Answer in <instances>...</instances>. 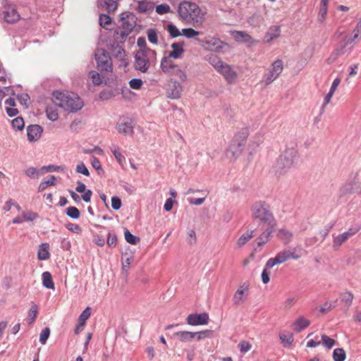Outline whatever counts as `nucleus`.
<instances>
[{"mask_svg": "<svg viewBox=\"0 0 361 361\" xmlns=\"http://www.w3.org/2000/svg\"><path fill=\"white\" fill-rule=\"evenodd\" d=\"M178 13L183 21L194 25H201L206 14L197 4L187 1L180 3Z\"/></svg>", "mask_w": 361, "mask_h": 361, "instance_id": "obj_1", "label": "nucleus"}, {"mask_svg": "<svg viewBox=\"0 0 361 361\" xmlns=\"http://www.w3.org/2000/svg\"><path fill=\"white\" fill-rule=\"evenodd\" d=\"M53 102L68 112H75L82 109L83 102L73 92L55 91L52 94Z\"/></svg>", "mask_w": 361, "mask_h": 361, "instance_id": "obj_2", "label": "nucleus"}, {"mask_svg": "<svg viewBox=\"0 0 361 361\" xmlns=\"http://www.w3.org/2000/svg\"><path fill=\"white\" fill-rule=\"evenodd\" d=\"M252 216L256 223L262 225L274 226L276 220L271 206L265 201L255 202L251 208Z\"/></svg>", "mask_w": 361, "mask_h": 361, "instance_id": "obj_3", "label": "nucleus"}, {"mask_svg": "<svg viewBox=\"0 0 361 361\" xmlns=\"http://www.w3.org/2000/svg\"><path fill=\"white\" fill-rule=\"evenodd\" d=\"M209 63L219 73L229 85L236 82L238 73L234 68L216 56H212L209 59Z\"/></svg>", "mask_w": 361, "mask_h": 361, "instance_id": "obj_4", "label": "nucleus"}, {"mask_svg": "<svg viewBox=\"0 0 361 361\" xmlns=\"http://www.w3.org/2000/svg\"><path fill=\"white\" fill-rule=\"evenodd\" d=\"M155 56V51L149 48L139 49L135 56V68L142 73H146L150 66L149 60Z\"/></svg>", "mask_w": 361, "mask_h": 361, "instance_id": "obj_5", "label": "nucleus"}, {"mask_svg": "<svg viewBox=\"0 0 361 361\" xmlns=\"http://www.w3.org/2000/svg\"><path fill=\"white\" fill-rule=\"evenodd\" d=\"M160 67L164 73L169 75H176L183 82L188 80L186 72L184 70H182L180 66L170 57H163L161 61Z\"/></svg>", "mask_w": 361, "mask_h": 361, "instance_id": "obj_6", "label": "nucleus"}, {"mask_svg": "<svg viewBox=\"0 0 361 361\" xmlns=\"http://www.w3.org/2000/svg\"><path fill=\"white\" fill-rule=\"evenodd\" d=\"M121 25L115 30L116 39L123 42L132 32L135 27V20L133 16L122 13L120 18Z\"/></svg>", "mask_w": 361, "mask_h": 361, "instance_id": "obj_7", "label": "nucleus"}, {"mask_svg": "<svg viewBox=\"0 0 361 361\" xmlns=\"http://www.w3.org/2000/svg\"><path fill=\"white\" fill-rule=\"evenodd\" d=\"M355 43L353 42V37L348 35L340 42L339 45L331 53L327 59L326 62L328 64L333 63L339 56L349 53L353 48Z\"/></svg>", "mask_w": 361, "mask_h": 361, "instance_id": "obj_8", "label": "nucleus"}, {"mask_svg": "<svg viewBox=\"0 0 361 361\" xmlns=\"http://www.w3.org/2000/svg\"><path fill=\"white\" fill-rule=\"evenodd\" d=\"M283 70V61L281 59H276L271 63L267 72L264 73L262 82H264L265 85H269L279 77Z\"/></svg>", "mask_w": 361, "mask_h": 361, "instance_id": "obj_9", "label": "nucleus"}, {"mask_svg": "<svg viewBox=\"0 0 361 361\" xmlns=\"http://www.w3.org/2000/svg\"><path fill=\"white\" fill-rule=\"evenodd\" d=\"M94 57L98 68L102 71H109L111 70V59L105 49H97L95 51Z\"/></svg>", "mask_w": 361, "mask_h": 361, "instance_id": "obj_10", "label": "nucleus"}, {"mask_svg": "<svg viewBox=\"0 0 361 361\" xmlns=\"http://www.w3.org/2000/svg\"><path fill=\"white\" fill-rule=\"evenodd\" d=\"M290 259H297L298 256L290 250H286L279 252L274 257L269 259L266 262V268L271 269L276 264H282Z\"/></svg>", "mask_w": 361, "mask_h": 361, "instance_id": "obj_11", "label": "nucleus"}, {"mask_svg": "<svg viewBox=\"0 0 361 361\" xmlns=\"http://www.w3.org/2000/svg\"><path fill=\"white\" fill-rule=\"evenodd\" d=\"M342 192L344 195L357 194L361 195V182L357 176H354L353 178L348 180L342 188Z\"/></svg>", "mask_w": 361, "mask_h": 361, "instance_id": "obj_12", "label": "nucleus"}, {"mask_svg": "<svg viewBox=\"0 0 361 361\" xmlns=\"http://www.w3.org/2000/svg\"><path fill=\"white\" fill-rule=\"evenodd\" d=\"M183 90L182 85L178 81L171 79L168 85L167 97L173 99H179L182 95Z\"/></svg>", "mask_w": 361, "mask_h": 361, "instance_id": "obj_13", "label": "nucleus"}, {"mask_svg": "<svg viewBox=\"0 0 361 361\" xmlns=\"http://www.w3.org/2000/svg\"><path fill=\"white\" fill-rule=\"evenodd\" d=\"M249 295V285L246 283L240 286L235 292L233 298V302L235 305H240L244 303Z\"/></svg>", "mask_w": 361, "mask_h": 361, "instance_id": "obj_14", "label": "nucleus"}, {"mask_svg": "<svg viewBox=\"0 0 361 361\" xmlns=\"http://www.w3.org/2000/svg\"><path fill=\"white\" fill-rule=\"evenodd\" d=\"M209 319V314L206 312L190 314L186 318V322L191 326L204 325L208 323Z\"/></svg>", "mask_w": 361, "mask_h": 361, "instance_id": "obj_15", "label": "nucleus"}, {"mask_svg": "<svg viewBox=\"0 0 361 361\" xmlns=\"http://www.w3.org/2000/svg\"><path fill=\"white\" fill-rule=\"evenodd\" d=\"M359 228L360 227H350L348 231L334 237L333 245L334 247L337 248L340 247L349 238L357 233L359 231Z\"/></svg>", "mask_w": 361, "mask_h": 361, "instance_id": "obj_16", "label": "nucleus"}, {"mask_svg": "<svg viewBox=\"0 0 361 361\" xmlns=\"http://www.w3.org/2000/svg\"><path fill=\"white\" fill-rule=\"evenodd\" d=\"M205 48L213 51H219L226 44L216 37H207L204 40Z\"/></svg>", "mask_w": 361, "mask_h": 361, "instance_id": "obj_17", "label": "nucleus"}, {"mask_svg": "<svg viewBox=\"0 0 361 361\" xmlns=\"http://www.w3.org/2000/svg\"><path fill=\"white\" fill-rule=\"evenodd\" d=\"M243 146L231 141L227 150V157L232 161L236 160L242 154Z\"/></svg>", "mask_w": 361, "mask_h": 361, "instance_id": "obj_18", "label": "nucleus"}, {"mask_svg": "<svg viewBox=\"0 0 361 361\" xmlns=\"http://www.w3.org/2000/svg\"><path fill=\"white\" fill-rule=\"evenodd\" d=\"M4 18L7 23H14L20 20V16L15 7L8 6L4 12Z\"/></svg>", "mask_w": 361, "mask_h": 361, "instance_id": "obj_19", "label": "nucleus"}, {"mask_svg": "<svg viewBox=\"0 0 361 361\" xmlns=\"http://www.w3.org/2000/svg\"><path fill=\"white\" fill-rule=\"evenodd\" d=\"M42 128L39 125H31L27 128V139L30 142L37 141L41 137Z\"/></svg>", "mask_w": 361, "mask_h": 361, "instance_id": "obj_20", "label": "nucleus"}, {"mask_svg": "<svg viewBox=\"0 0 361 361\" xmlns=\"http://www.w3.org/2000/svg\"><path fill=\"white\" fill-rule=\"evenodd\" d=\"M294 163V156L293 152H286L281 154L278 161L281 168H290Z\"/></svg>", "mask_w": 361, "mask_h": 361, "instance_id": "obj_21", "label": "nucleus"}, {"mask_svg": "<svg viewBox=\"0 0 361 361\" xmlns=\"http://www.w3.org/2000/svg\"><path fill=\"white\" fill-rule=\"evenodd\" d=\"M233 38L240 42H245L248 44H254L257 43L252 37L245 32L242 31H234L232 33Z\"/></svg>", "mask_w": 361, "mask_h": 361, "instance_id": "obj_22", "label": "nucleus"}, {"mask_svg": "<svg viewBox=\"0 0 361 361\" xmlns=\"http://www.w3.org/2000/svg\"><path fill=\"white\" fill-rule=\"evenodd\" d=\"M38 217V215L36 213L32 212H24L21 216H17L14 218L12 221L13 224H22V223H29Z\"/></svg>", "mask_w": 361, "mask_h": 361, "instance_id": "obj_23", "label": "nucleus"}, {"mask_svg": "<svg viewBox=\"0 0 361 361\" xmlns=\"http://www.w3.org/2000/svg\"><path fill=\"white\" fill-rule=\"evenodd\" d=\"M249 129L247 128H243L238 130L234 135L231 141L239 144L244 147L246 140L249 136Z\"/></svg>", "mask_w": 361, "mask_h": 361, "instance_id": "obj_24", "label": "nucleus"}, {"mask_svg": "<svg viewBox=\"0 0 361 361\" xmlns=\"http://www.w3.org/2000/svg\"><path fill=\"white\" fill-rule=\"evenodd\" d=\"M172 50L169 51L168 57L171 59H180L184 53L183 43L175 42L171 44Z\"/></svg>", "mask_w": 361, "mask_h": 361, "instance_id": "obj_25", "label": "nucleus"}, {"mask_svg": "<svg viewBox=\"0 0 361 361\" xmlns=\"http://www.w3.org/2000/svg\"><path fill=\"white\" fill-rule=\"evenodd\" d=\"M281 35V29L279 26L274 25L269 27L264 36V41L267 43L279 38Z\"/></svg>", "mask_w": 361, "mask_h": 361, "instance_id": "obj_26", "label": "nucleus"}, {"mask_svg": "<svg viewBox=\"0 0 361 361\" xmlns=\"http://www.w3.org/2000/svg\"><path fill=\"white\" fill-rule=\"evenodd\" d=\"M310 324V320L303 316H300L293 324V329L295 332L299 333L307 328Z\"/></svg>", "mask_w": 361, "mask_h": 361, "instance_id": "obj_27", "label": "nucleus"}, {"mask_svg": "<svg viewBox=\"0 0 361 361\" xmlns=\"http://www.w3.org/2000/svg\"><path fill=\"white\" fill-rule=\"evenodd\" d=\"M49 245L47 243H44L39 245L37 251V258L39 260H47L49 259Z\"/></svg>", "mask_w": 361, "mask_h": 361, "instance_id": "obj_28", "label": "nucleus"}, {"mask_svg": "<svg viewBox=\"0 0 361 361\" xmlns=\"http://www.w3.org/2000/svg\"><path fill=\"white\" fill-rule=\"evenodd\" d=\"M277 237L284 244H288L290 242L293 238V233L286 228H281L277 231Z\"/></svg>", "mask_w": 361, "mask_h": 361, "instance_id": "obj_29", "label": "nucleus"}, {"mask_svg": "<svg viewBox=\"0 0 361 361\" xmlns=\"http://www.w3.org/2000/svg\"><path fill=\"white\" fill-rule=\"evenodd\" d=\"M116 129L119 133L123 134L125 135H132L133 133V126L127 122L118 123L116 126Z\"/></svg>", "mask_w": 361, "mask_h": 361, "instance_id": "obj_30", "label": "nucleus"}, {"mask_svg": "<svg viewBox=\"0 0 361 361\" xmlns=\"http://www.w3.org/2000/svg\"><path fill=\"white\" fill-rule=\"evenodd\" d=\"M112 55L116 58L118 60L123 61L126 58V51L124 49L117 44L116 46H113L112 50H111Z\"/></svg>", "mask_w": 361, "mask_h": 361, "instance_id": "obj_31", "label": "nucleus"}, {"mask_svg": "<svg viewBox=\"0 0 361 361\" xmlns=\"http://www.w3.org/2000/svg\"><path fill=\"white\" fill-rule=\"evenodd\" d=\"M42 283L43 286L48 289H53L54 288V283L52 280L51 274L49 271H44L42 273Z\"/></svg>", "mask_w": 361, "mask_h": 361, "instance_id": "obj_32", "label": "nucleus"}, {"mask_svg": "<svg viewBox=\"0 0 361 361\" xmlns=\"http://www.w3.org/2000/svg\"><path fill=\"white\" fill-rule=\"evenodd\" d=\"M126 255H127V254H126L125 255H123V257H122V272L126 276H127V275H128V271L130 265L133 259V254L125 257V256H126Z\"/></svg>", "mask_w": 361, "mask_h": 361, "instance_id": "obj_33", "label": "nucleus"}, {"mask_svg": "<svg viewBox=\"0 0 361 361\" xmlns=\"http://www.w3.org/2000/svg\"><path fill=\"white\" fill-rule=\"evenodd\" d=\"M274 227H268L267 229L257 239V244L259 247L263 246L267 241L271 233L273 232Z\"/></svg>", "mask_w": 361, "mask_h": 361, "instance_id": "obj_34", "label": "nucleus"}, {"mask_svg": "<svg viewBox=\"0 0 361 361\" xmlns=\"http://www.w3.org/2000/svg\"><path fill=\"white\" fill-rule=\"evenodd\" d=\"M38 313V307L37 305L32 302H31V307L27 312V322L29 324H32L37 315Z\"/></svg>", "mask_w": 361, "mask_h": 361, "instance_id": "obj_35", "label": "nucleus"}, {"mask_svg": "<svg viewBox=\"0 0 361 361\" xmlns=\"http://www.w3.org/2000/svg\"><path fill=\"white\" fill-rule=\"evenodd\" d=\"M253 237V231H247L243 233L238 240L237 245L242 247L247 243V242Z\"/></svg>", "mask_w": 361, "mask_h": 361, "instance_id": "obj_36", "label": "nucleus"}, {"mask_svg": "<svg viewBox=\"0 0 361 361\" xmlns=\"http://www.w3.org/2000/svg\"><path fill=\"white\" fill-rule=\"evenodd\" d=\"M332 356L334 361H344L346 358L345 350L341 348L334 349Z\"/></svg>", "mask_w": 361, "mask_h": 361, "instance_id": "obj_37", "label": "nucleus"}, {"mask_svg": "<svg viewBox=\"0 0 361 361\" xmlns=\"http://www.w3.org/2000/svg\"><path fill=\"white\" fill-rule=\"evenodd\" d=\"M124 237L126 242L131 245H136L140 242V238L133 235L127 228L124 231Z\"/></svg>", "mask_w": 361, "mask_h": 361, "instance_id": "obj_38", "label": "nucleus"}, {"mask_svg": "<svg viewBox=\"0 0 361 361\" xmlns=\"http://www.w3.org/2000/svg\"><path fill=\"white\" fill-rule=\"evenodd\" d=\"M194 338H195L197 341H201L206 338H211L213 334V331L212 330H204L197 332H193Z\"/></svg>", "mask_w": 361, "mask_h": 361, "instance_id": "obj_39", "label": "nucleus"}, {"mask_svg": "<svg viewBox=\"0 0 361 361\" xmlns=\"http://www.w3.org/2000/svg\"><path fill=\"white\" fill-rule=\"evenodd\" d=\"M176 334L179 337L180 341L182 342L190 341L194 338L193 332L190 331H182L177 332Z\"/></svg>", "mask_w": 361, "mask_h": 361, "instance_id": "obj_40", "label": "nucleus"}, {"mask_svg": "<svg viewBox=\"0 0 361 361\" xmlns=\"http://www.w3.org/2000/svg\"><path fill=\"white\" fill-rule=\"evenodd\" d=\"M185 233L186 241L190 245L195 244L196 243V233L193 228L191 227H187Z\"/></svg>", "mask_w": 361, "mask_h": 361, "instance_id": "obj_41", "label": "nucleus"}, {"mask_svg": "<svg viewBox=\"0 0 361 361\" xmlns=\"http://www.w3.org/2000/svg\"><path fill=\"white\" fill-rule=\"evenodd\" d=\"M25 174L31 178H38L39 175L42 174V171L35 167H30L25 170Z\"/></svg>", "mask_w": 361, "mask_h": 361, "instance_id": "obj_42", "label": "nucleus"}, {"mask_svg": "<svg viewBox=\"0 0 361 361\" xmlns=\"http://www.w3.org/2000/svg\"><path fill=\"white\" fill-rule=\"evenodd\" d=\"M280 339L281 342L283 343L284 346L286 347L290 345L293 342L294 338L292 334H281Z\"/></svg>", "mask_w": 361, "mask_h": 361, "instance_id": "obj_43", "label": "nucleus"}, {"mask_svg": "<svg viewBox=\"0 0 361 361\" xmlns=\"http://www.w3.org/2000/svg\"><path fill=\"white\" fill-rule=\"evenodd\" d=\"M46 113H47V118L52 121H56L59 118V114H58L57 110L53 107H51V106L47 107Z\"/></svg>", "mask_w": 361, "mask_h": 361, "instance_id": "obj_44", "label": "nucleus"}, {"mask_svg": "<svg viewBox=\"0 0 361 361\" xmlns=\"http://www.w3.org/2000/svg\"><path fill=\"white\" fill-rule=\"evenodd\" d=\"M89 76L91 78L92 82L96 85H99L103 82V78L101 77L99 73L94 71H92L89 73Z\"/></svg>", "mask_w": 361, "mask_h": 361, "instance_id": "obj_45", "label": "nucleus"}, {"mask_svg": "<svg viewBox=\"0 0 361 361\" xmlns=\"http://www.w3.org/2000/svg\"><path fill=\"white\" fill-rule=\"evenodd\" d=\"M112 153L114 154L116 159L117 161L122 165L123 162L125 161V157L122 155L121 152H120V149L118 147H113L111 149Z\"/></svg>", "mask_w": 361, "mask_h": 361, "instance_id": "obj_46", "label": "nucleus"}, {"mask_svg": "<svg viewBox=\"0 0 361 361\" xmlns=\"http://www.w3.org/2000/svg\"><path fill=\"white\" fill-rule=\"evenodd\" d=\"M200 32L196 31L193 28H184L181 31V35L185 36L187 38H193L199 35Z\"/></svg>", "mask_w": 361, "mask_h": 361, "instance_id": "obj_47", "label": "nucleus"}, {"mask_svg": "<svg viewBox=\"0 0 361 361\" xmlns=\"http://www.w3.org/2000/svg\"><path fill=\"white\" fill-rule=\"evenodd\" d=\"M63 170H64L63 166H54V165L44 166L40 169V171H42V173L51 172V171H63Z\"/></svg>", "mask_w": 361, "mask_h": 361, "instance_id": "obj_48", "label": "nucleus"}, {"mask_svg": "<svg viewBox=\"0 0 361 361\" xmlns=\"http://www.w3.org/2000/svg\"><path fill=\"white\" fill-rule=\"evenodd\" d=\"M11 125L14 129L20 130L24 128V120L21 117H17L12 120Z\"/></svg>", "mask_w": 361, "mask_h": 361, "instance_id": "obj_49", "label": "nucleus"}, {"mask_svg": "<svg viewBox=\"0 0 361 361\" xmlns=\"http://www.w3.org/2000/svg\"><path fill=\"white\" fill-rule=\"evenodd\" d=\"M322 344L328 349L333 348L335 345V341L325 334L322 335Z\"/></svg>", "mask_w": 361, "mask_h": 361, "instance_id": "obj_50", "label": "nucleus"}, {"mask_svg": "<svg viewBox=\"0 0 361 361\" xmlns=\"http://www.w3.org/2000/svg\"><path fill=\"white\" fill-rule=\"evenodd\" d=\"M91 312H90V307H86L82 312L80 314L78 318V322L82 324H85L86 321L88 319V318L90 317Z\"/></svg>", "mask_w": 361, "mask_h": 361, "instance_id": "obj_51", "label": "nucleus"}, {"mask_svg": "<svg viewBox=\"0 0 361 361\" xmlns=\"http://www.w3.org/2000/svg\"><path fill=\"white\" fill-rule=\"evenodd\" d=\"M106 243L109 247H115L117 245V235L115 233L109 232Z\"/></svg>", "mask_w": 361, "mask_h": 361, "instance_id": "obj_52", "label": "nucleus"}, {"mask_svg": "<svg viewBox=\"0 0 361 361\" xmlns=\"http://www.w3.org/2000/svg\"><path fill=\"white\" fill-rule=\"evenodd\" d=\"M49 335H50L49 328L45 327L44 329H43L39 335V342L42 345H44L47 343V341L49 337Z\"/></svg>", "mask_w": 361, "mask_h": 361, "instance_id": "obj_53", "label": "nucleus"}, {"mask_svg": "<svg viewBox=\"0 0 361 361\" xmlns=\"http://www.w3.org/2000/svg\"><path fill=\"white\" fill-rule=\"evenodd\" d=\"M166 29L172 37H177L181 35V32L173 24L168 25Z\"/></svg>", "mask_w": 361, "mask_h": 361, "instance_id": "obj_54", "label": "nucleus"}, {"mask_svg": "<svg viewBox=\"0 0 361 361\" xmlns=\"http://www.w3.org/2000/svg\"><path fill=\"white\" fill-rule=\"evenodd\" d=\"M116 1L117 0H106L105 1L106 8L109 13L114 12L116 10L118 7Z\"/></svg>", "mask_w": 361, "mask_h": 361, "instance_id": "obj_55", "label": "nucleus"}, {"mask_svg": "<svg viewBox=\"0 0 361 361\" xmlns=\"http://www.w3.org/2000/svg\"><path fill=\"white\" fill-rule=\"evenodd\" d=\"M170 11L171 8L166 4H162L156 6V12L160 15L168 13Z\"/></svg>", "mask_w": 361, "mask_h": 361, "instance_id": "obj_56", "label": "nucleus"}, {"mask_svg": "<svg viewBox=\"0 0 361 361\" xmlns=\"http://www.w3.org/2000/svg\"><path fill=\"white\" fill-rule=\"evenodd\" d=\"M297 298L295 296H288L283 302V308L285 310L290 309L296 302Z\"/></svg>", "mask_w": 361, "mask_h": 361, "instance_id": "obj_57", "label": "nucleus"}, {"mask_svg": "<svg viewBox=\"0 0 361 361\" xmlns=\"http://www.w3.org/2000/svg\"><path fill=\"white\" fill-rule=\"evenodd\" d=\"M93 242L94 244L99 247H103L106 243L105 237L100 234H95L93 235Z\"/></svg>", "mask_w": 361, "mask_h": 361, "instance_id": "obj_58", "label": "nucleus"}, {"mask_svg": "<svg viewBox=\"0 0 361 361\" xmlns=\"http://www.w3.org/2000/svg\"><path fill=\"white\" fill-rule=\"evenodd\" d=\"M111 23V18L109 16L102 14L99 16V24L102 27H106Z\"/></svg>", "mask_w": 361, "mask_h": 361, "instance_id": "obj_59", "label": "nucleus"}, {"mask_svg": "<svg viewBox=\"0 0 361 361\" xmlns=\"http://www.w3.org/2000/svg\"><path fill=\"white\" fill-rule=\"evenodd\" d=\"M334 94V93L329 92L328 94L324 97V102L321 106V114H323L325 111L326 107L331 102Z\"/></svg>", "mask_w": 361, "mask_h": 361, "instance_id": "obj_60", "label": "nucleus"}, {"mask_svg": "<svg viewBox=\"0 0 361 361\" xmlns=\"http://www.w3.org/2000/svg\"><path fill=\"white\" fill-rule=\"evenodd\" d=\"M148 40L153 44H157L158 38L157 33L155 30L150 29L147 31Z\"/></svg>", "mask_w": 361, "mask_h": 361, "instance_id": "obj_61", "label": "nucleus"}, {"mask_svg": "<svg viewBox=\"0 0 361 361\" xmlns=\"http://www.w3.org/2000/svg\"><path fill=\"white\" fill-rule=\"evenodd\" d=\"M143 82L141 79L134 78L130 80L129 85L134 90H140L142 87Z\"/></svg>", "mask_w": 361, "mask_h": 361, "instance_id": "obj_62", "label": "nucleus"}, {"mask_svg": "<svg viewBox=\"0 0 361 361\" xmlns=\"http://www.w3.org/2000/svg\"><path fill=\"white\" fill-rule=\"evenodd\" d=\"M67 215L73 219H78L80 216L79 210L75 207L67 208Z\"/></svg>", "mask_w": 361, "mask_h": 361, "instance_id": "obj_63", "label": "nucleus"}, {"mask_svg": "<svg viewBox=\"0 0 361 361\" xmlns=\"http://www.w3.org/2000/svg\"><path fill=\"white\" fill-rule=\"evenodd\" d=\"M350 36L353 37L354 43L356 39L361 38V23L357 24L356 27L353 31V35Z\"/></svg>", "mask_w": 361, "mask_h": 361, "instance_id": "obj_64", "label": "nucleus"}]
</instances>
